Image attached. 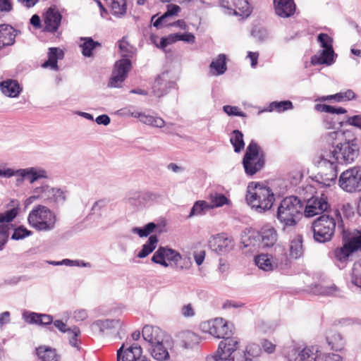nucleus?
Instances as JSON below:
<instances>
[{
	"label": "nucleus",
	"instance_id": "nucleus-1",
	"mask_svg": "<svg viewBox=\"0 0 361 361\" xmlns=\"http://www.w3.org/2000/svg\"><path fill=\"white\" fill-rule=\"evenodd\" d=\"M336 228L343 233V219L336 210L334 215L323 214L315 219L312 224L313 238L316 242L325 243L331 240Z\"/></svg>",
	"mask_w": 361,
	"mask_h": 361
},
{
	"label": "nucleus",
	"instance_id": "nucleus-2",
	"mask_svg": "<svg viewBox=\"0 0 361 361\" xmlns=\"http://www.w3.org/2000/svg\"><path fill=\"white\" fill-rule=\"evenodd\" d=\"M120 54L123 58L116 62L108 87H120L123 82L127 78L128 73L131 69L130 58L136 54L137 49L130 44L126 37H123L118 42Z\"/></svg>",
	"mask_w": 361,
	"mask_h": 361
},
{
	"label": "nucleus",
	"instance_id": "nucleus-3",
	"mask_svg": "<svg viewBox=\"0 0 361 361\" xmlns=\"http://www.w3.org/2000/svg\"><path fill=\"white\" fill-rule=\"evenodd\" d=\"M240 341L237 337H231L230 335L226 336L220 341L217 350V355L220 361H256L252 358L247 357L252 350L259 349L256 344L249 345L245 351H237L239 348Z\"/></svg>",
	"mask_w": 361,
	"mask_h": 361
},
{
	"label": "nucleus",
	"instance_id": "nucleus-4",
	"mask_svg": "<svg viewBox=\"0 0 361 361\" xmlns=\"http://www.w3.org/2000/svg\"><path fill=\"white\" fill-rule=\"evenodd\" d=\"M246 201L252 209L261 213L272 207L275 196L270 188L250 183L247 186Z\"/></svg>",
	"mask_w": 361,
	"mask_h": 361
},
{
	"label": "nucleus",
	"instance_id": "nucleus-5",
	"mask_svg": "<svg viewBox=\"0 0 361 361\" xmlns=\"http://www.w3.org/2000/svg\"><path fill=\"white\" fill-rule=\"evenodd\" d=\"M360 147L357 139L345 141L334 149H329L322 155V159L327 164H348L353 162L358 157Z\"/></svg>",
	"mask_w": 361,
	"mask_h": 361
},
{
	"label": "nucleus",
	"instance_id": "nucleus-6",
	"mask_svg": "<svg viewBox=\"0 0 361 361\" xmlns=\"http://www.w3.org/2000/svg\"><path fill=\"white\" fill-rule=\"evenodd\" d=\"M303 209L302 202L297 197L289 196L285 197L280 202L276 212V218L286 227L294 226L302 215Z\"/></svg>",
	"mask_w": 361,
	"mask_h": 361
},
{
	"label": "nucleus",
	"instance_id": "nucleus-7",
	"mask_svg": "<svg viewBox=\"0 0 361 361\" xmlns=\"http://www.w3.org/2000/svg\"><path fill=\"white\" fill-rule=\"evenodd\" d=\"M36 200L45 204H62L66 200V192L48 184H42L32 190L31 195L24 201V204L30 205Z\"/></svg>",
	"mask_w": 361,
	"mask_h": 361
},
{
	"label": "nucleus",
	"instance_id": "nucleus-8",
	"mask_svg": "<svg viewBox=\"0 0 361 361\" xmlns=\"http://www.w3.org/2000/svg\"><path fill=\"white\" fill-rule=\"evenodd\" d=\"M27 221L37 231H49L55 228L56 216L47 207L38 204L30 212Z\"/></svg>",
	"mask_w": 361,
	"mask_h": 361
},
{
	"label": "nucleus",
	"instance_id": "nucleus-9",
	"mask_svg": "<svg viewBox=\"0 0 361 361\" xmlns=\"http://www.w3.org/2000/svg\"><path fill=\"white\" fill-rule=\"evenodd\" d=\"M343 240L345 242L343 245L333 251L332 257L336 262L344 264L354 252L361 250V232L357 231L351 235L348 231L343 230Z\"/></svg>",
	"mask_w": 361,
	"mask_h": 361
},
{
	"label": "nucleus",
	"instance_id": "nucleus-10",
	"mask_svg": "<svg viewBox=\"0 0 361 361\" xmlns=\"http://www.w3.org/2000/svg\"><path fill=\"white\" fill-rule=\"evenodd\" d=\"M243 164L247 176H253L263 168L264 159L262 154L259 155V146L255 141L252 140L247 146Z\"/></svg>",
	"mask_w": 361,
	"mask_h": 361
},
{
	"label": "nucleus",
	"instance_id": "nucleus-11",
	"mask_svg": "<svg viewBox=\"0 0 361 361\" xmlns=\"http://www.w3.org/2000/svg\"><path fill=\"white\" fill-rule=\"evenodd\" d=\"M255 264L264 271H269L279 268L281 270H286L290 267V260L287 255L281 250V253L274 258L272 255L261 254L255 258Z\"/></svg>",
	"mask_w": 361,
	"mask_h": 361
},
{
	"label": "nucleus",
	"instance_id": "nucleus-12",
	"mask_svg": "<svg viewBox=\"0 0 361 361\" xmlns=\"http://www.w3.org/2000/svg\"><path fill=\"white\" fill-rule=\"evenodd\" d=\"M338 185L342 190L349 193L361 192V166L351 167L342 172Z\"/></svg>",
	"mask_w": 361,
	"mask_h": 361
},
{
	"label": "nucleus",
	"instance_id": "nucleus-13",
	"mask_svg": "<svg viewBox=\"0 0 361 361\" xmlns=\"http://www.w3.org/2000/svg\"><path fill=\"white\" fill-rule=\"evenodd\" d=\"M200 326L203 331L218 338H224L232 334V324H228L223 318H215L213 320L204 322Z\"/></svg>",
	"mask_w": 361,
	"mask_h": 361
},
{
	"label": "nucleus",
	"instance_id": "nucleus-14",
	"mask_svg": "<svg viewBox=\"0 0 361 361\" xmlns=\"http://www.w3.org/2000/svg\"><path fill=\"white\" fill-rule=\"evenodd\" d=\"M18 209L13 208L4 213H0V250H2L8 241L9 230L13 225L9 224L17 216Z\"/></svg>",
	"mask_w": 361,
	"mask_h": 361
},
{
	"label": "nucleus",
	"instance_id": "nucleus-15",
	"mask_svg": "<svg viewBox=\"0 0 361 361\" xmlns=\"http://www.w3.org/2000/svg\"><path fill=\"white\" fill-rule=\"evenodd\" d=\"M173 348V341L169 336L150 346L149 350L154 359L157 361H168L170 359V351Z\"/></svg>",
	"mask_w": 361,
	"mask_h": 361
},
{
	"label": "nucleus",
	"instance_id": "nucleus-16",
	"mask_svg": "<svg viewBox=\"0 0 361 361\" xmlns=\"http://www.w3.org/2000/svg\"><path fill=\"white\" fill-rule=\"evenodd\" d=\"M319 351L317 346H310L299 350L296 348H290L286 355L288 361H317Z\"/></svg>",
	"mask_w": 361,
	"mask_h": 361
},
{
	"label": "nucleus",
	"instance_id": "nucleus-17",
	"mask_svg": "<svg viewBox=\"0 0 361 361\" xmlns=\"http://www.w3.org/2000/svg\"><path fill=\"white\" fill-rule=\"evenodd\" d=\"M180 259V254L176 250L165 247H159L154 253L151 260L155 264H160L164 267H168L169 264L166 261L177 262Z\"/></svg>",
	"mask_w": 361,
	"mask_h": 361
},
{
	"label": "nucleus",
	"instance_id": "nucleus-18",
	"mask_svg": "<svg viewBox=\"0 0 361 361\" xmlns=\"http://www.w3.org/2000/svg\"><path fill=\"white\" fill-rule=\"evenodd\" d=\"M329 204L326 197H313L307 201L305 214L307 217H312L315 215L322 214L327 210Z\"/></svg>",
	"mask_w": 361,
	"mask_h": 361
},
{
	"label": "nucleus",
	"instance_id": "nucleus-19",
	"mask_svg": "<svg viewBox=\"0 0 361 361\" xmlns=\"http://www.w3.org/2000/svg\"><path fill=\"white\" fill-rule=\"evenodd\" d=\"M62 16L55 6L48 8L44 16V28L47 32L54 33L59 29L61 23Z\"/></svg>",
	"mask_w": 361,
	"mask_h": 361
},
{
	"label": "nucleus",
	"instance_id": "nucleus-20",
	"mask_svg": "<svg viewBox=\"0 0 361 361\" xmlns=\"http://www.w3.org/2000/svg\"><path fill=\"white\" fill-rule=\"evenodd\" d=\"M220 1L223 7L233 11L235 15L247 17L252 12L247 0H220Z\"/></svg>",
	"mask_w": 361,
	"mask_h": 361
},
{
	"label": "nucleus",
	"instance_id": "nucleus-21",
	"mask_svg": "<svg viewBox=\"0 0 361 361\" xmlns=\"http://www.w3.org/2000/svg\"><path fill=\"white\" fill-rule=\"evenodd\" d=\"M142 354V348L137 343H133L128 348H125L123 343L116 353V361H137Z\"/></svg>",
	"mask_w": 361,
	"mask_h": 361
},
{
	"label": "nucleus",
	"instance_id": "nucleus-22",
	"mask_svg": "<svg viewBox=\"0 0 361 361\" xmlns=\"http://www.w3.org/2000/svg\"><path fill=\"white\" fill-rule=\"evenodd\" d=\"M209 247L218 254H222L230 250L233 247L232 240L224 233L212 236L208 242Z\"/></svg>",
	"mask_w": 361,
	"mask_h": 361
},
{
	"label": "nucleus",
	"instance_id": "nucleus-23",
	"mask_svg": "<svg viewBox=\"0 0 361 361\" xmlns=\"http://www.w3.org/2000/svg\"><path fill=\"white\" fill-rule=\"evenodd\" d=\"M123 324L119 319H99L92 324V327L98 329L102 334L107 333L109 330L118 328L117 334L119 338L121 339L123 338L121 334L126 333L125 329L122 328Z\"/></svg>",
	"mask_w": 361,
	"mask_h": 361
},
{
	"label": "nucleus",
	"instance_id": "nucleus-24",
	"mask_svg": "<svg viewBox=\"0 0 361 361\" xmlns=\"http://www.w3.org/2000/svg\"><path fill=\"white\" fill-rule=\"evenodd\" d=\"M276 14L282 18H288L294 15L296 4L294 0H273Z\"/></svg>",
	"mask_w": 361,
	"mask_h": 361
},
{
	"label": "nucleus",
	"instance_id": "nucleus-25",
	"mask_svg": "<svg viewBox=\"0 0 361 361\" xmlns=\"http://www.w3.org/2000/svg\"><path fill=\"white\" fill-rule=\"evenodd\" d=\"M24 321L32 324L49 326V329L53 330L54 319L53 317L49 314L24 311Z\"/></svg>",
	"mask_w": 361,
	"mask_h": 361
},
{
	"label": "nucleus",
	"instance_id": "nucleus-26",
	"mask_svg": "<svg viewBox=\"0 0 361 361\" xmlns=\"http://www.w3.org/2000/svg\"><path fill=\"white\" fill-rule=\"evenodd\" d=\"M336 57L334 49H322L311 57L310 63L313 66H331L334 63Z\"/></svg>",
	"mask_w": 361,
	"mask_h": 361
},
{
	"label": "nucleus",
	"instance_id": "nucleus-27",
	"mask_svg": "<svg viewBox=\"0 0 361 361\" xmlns=\"http://www.w3.org/2000/svg\"><path fill=\"white\" fill-rule=\"evenodd\" d=\"M172 85L173 82L167 79V73H163L155 79L152 85V92L154 96L161 97L168 92Z\"/></svg>",
	"mask_w": 361,
	"mask_h": 361
},
{
	"label": "nucleus",
	"instance_id": "nucleus-28",
	"mask_svg": "<svg viewBox=\"0 0 361 361\" xmlns=\"http://www.w3.org/2000/svg\"><path fill=\"white\" fill-rule=\"evenodd\" d=\"M143 338L149 343L150 346L165 338L166 336L157 326L146 325L142 331Z\"/></svg>",
	"mask_w": 361,
	"mask_h": 361
},
{
	"label": "nucleus",
	"instance_id": "nucleus-29",
	"mask_svg": "<svg viewBox=\"0 0 361 361\" xmlns=\"http://www.w3.org/2000/svg\"><path fill=\"white\" fill-rule=\"evenodd\" d=\"M49 178L48 172L42 167H28L24 169V180L28 181L30 184L40 179Z\"/></svg>",
	"mask_w": 361,
	"mask_h": 361
},
{
	"label": "nucleus",
	"instance_id": "nucleus-30",
	"mask_svg": "<svg viewBox=\"0 0 361 361\" xmlns=\"http://www.w3.org/2000/svg\"><path fill=\"white\" fill-rule=\"evenodd\" d=\"M47 55L48 59L42 63V66L44 68H50L54 71H58V60L62 59L64 56L63 50L58 47H50Z\"/></svg>",
	"mask_w": 361,
	"mask_h": 361
},
{
	"label": "nucleus",
	"instance_id": "nucleus-31",
	"mask_svg": "<svg viewBox=\"0 0 361 361\" xmlns=\"http://www.w3.org/2000/svg\"><path fill=\"white\" fill-rule=\"evenodd\" d=\"M261 243L263 247H271L275 245L278 239L276 229L269 226H264L260 231Z\"/></svg>",
	"mask_w": 361,
	"mask_h": 361
},
{
	"label": "nucleus",
	"instance_id": "nucleus-32",
	"mask_svg": "<svg viewBox=\"0 0 361 361\" xmlns=\"http://www.w3.org/2000/svg\"><path fill=\"white\" fill-rule=\"evenodd\" d=\"M0 90L6 97H16L21 92L18 82L13 79H7L0 82Z\"/></svg>",
	"mask_w": 361,
	"mask_h": 361
},
{
	"label": "nucleus",
	"instance_id": "nucleus-33",
	"mask_svg": "<svg viewBox=\"0 0 361 361\" xmlns=\"http://www.w3.org/2000/svg\"><path fill=\"white\" fill-rule=\"evenodd\" d=\"M16 30L9 25H0V49L12 45L15 42Z\"/></svg>",
	"mask_w": 361,
	"mask_h": 361
},
{
	"label": "nucleus",
	"instance_id": "nucleus-34",
	"mask_svg": "<svg viewBox=\"0 0 361 361\" xmlns=\"http://www.w3.org/2000/svg\"><path fill=\"white\" fill-rule=\"evenodd\" d=\"M342 114H333L329 113L323 118V125L326 129L338 130L341 128L343 123H346V116L344 118L341 117Z\"/></svg>",
	"mask_w": 361,
	"mask_h": 361
},
{
	"label": "nucleus",
	"instance_id": "nucleus-35",
	"mask_svg": "<svg viewBox=\"0 0 361 361\" xmlns=\"http://www.w3.org/2000/svg\"><path fill=\"white\" fill-rule=\"evenodd\" d=\"M37 355L42 361H59L60 356L56 350L47 346H40L36 349Z\"/></svg>",
	"mask_w": 361,
	"mask_h": 361
},
{
	"label": "nucleus",
	"instance_id": "nucleus-36",
	"mask_svg": "<svg viewBox=\"0 0 361 361\" xmlns=\"http://www.w3.org/2000/svg\"><path fill=\"white\" fill-rule=\"evenodd\" d=\"M110 6L111 13L116 17L123 16L127 10L126 0H104Z\"/></svg>",
	"mask_w": 361,
	"mask_h": 361
},
{
	"label": "nucleus",
	"instance_id": "nucleus-37",
	"mask_svg": "<svg viewBox=\"0 0 361 361\" xmlns=\"http://www.w3.org/2000/svg\"><path fill=\"white\" fill-rule=\"evenodd\" d=\"M355 94L352 90H347L344 92H340L335 94L324 96L318 99L319 101L324 102L327 100H335L337 102L343 101H350L355 98Z\"/></svg>",
	"mask_w": 361,
	"mask_h": 361
},
{
	"label": "nucleus",
	"instance_id": "nucleus-38",
	"mask_svg": "<svg viewBox=\"0 0 361 361\" xmlns=\"http://www.w3.org/2000/svg\"><path fill=\"white\" fill-rule=\"evenodd\" d=\"M159 242L157 235H151L147 242L142 246V249L137 253L138 258H145L152 253L157 247Z\"/></svg>",
	"mask_w": 361,
	"mask_h": 361
},
{
	"label": "nucleus",
	"instance_id": "nucleus-39",
	"mask_svg": "<svg viewBox=\"0 0 361 361\" xmlns=\"http://www.w3.org/2000/svg\"><path fill=\"white\" fill-rule=\"evenodd\" d=\"M323 162H324L323 161ZM324 164H329V173H321L320 178H321V183L326 187L331 186V185L334 184L336 183V180L337 178V166L336 163L334 164H327L324 163Z\"/></svg>",
	"mask_w": 361,
	"mask_h": 361
},
{
	"label": "nucleus",
	"instance_id": "nucleus-40",
	"mask_svg": "<svg viewBox=\"0 0 361 361\" xmlns=\"http://www.w3.org/2000/svg\"><path fill=\"white\" fill-rule=\"evenodd\" d=\"M80 41L83 42L80 44L82 54L86 57L92 56L93 54L92 51L97 47H102L101 43L94 41L92 37H81Z\"/></svg>",
	"mask_w": 361,
	"mask_h": 361
},
{
	"label": "nucleus",
	"instance_id": "nucleus-41",
	"mask_svg": "<svg viewBox=\"0 0 361 361\" xmlns=\"http://www.w3.org/2000/svg\"><path fill=\"white\" fill-rule=\"evenodd\" d=\"M303 255L302 237L296 235L290 243V255L292 258L298 259Z\"/></svg>",
	"mask_w": 361,
	"mask_h": 361
},
{
	"label": "nucleus",
	"instance_id": "nucleus-42",
	"mask_svg": "<svg viewBox=\"0 0 361 361\" xmlns=\"http://www.w3.org/2000/svg\"><path fill=\"white\" fill-rule=\"evenodd\" d=\"M211 209L212 208L209 202L204 200H197L191 208L188 218H192L195 216H203Z\"/></svg>",
	"mask_w": 361,
	"mask_h": 361
},
{
	"label": "nucleus",
	"instance_id": "nucleus-43",
	"mask_svg": "<svg viewBox=\"0 0 361 361\" xmlns=\"http://www.w3.org/2000/svg\"><path fill=\"white\" fill-rule=\"evenodd\" d=\"M343 139L344 133L339 130L328 133L324 136L326 142L331 146L330 149H334V148L337 147V145L340 146Z\"/></svg>",
	"mask_w": 361,
	"mask_h": 361
},
{
	"label": "nucleus",
	"instance_id": "nucleus-44",
	"mask_svg": "<svg viewBox=\"0 0 361 361\" xmlns=\"http://www.w3.org/2000/svg\"><path fill=\"white\" fill-rule=\"evenodd\" d=\"M293 109V103L289 100L281 101V102H271L267 108L264 109L262 111H276L278 113H281L287 110H290Z\"/></svg>",
	"mask_w": 361,
	"mask_h": 361
},
{
	"label": "nucleus",
	"instance_id": "nucleus-45",
	"mask_svg": "<svg viewBox=\"0 0 361 361\" xmlns=\"http://www.w3.org/2000/svg\"><path fill=\"white\" fill-rule=\"evenodd\" d=\"M210 207L212 209L222 207L225 204H230L231 201L224 194L217 192H212L209 194Z\"/></svg>",
	"mask_w": 361,
	"mask_h": 361
},
{
	"label": "nucleus",
	"instance_id": "nucleus-46",
	"mask_svg": "<svg viewBox=\"0 0 361 361\" xmlns=\"http://www.w3.org/2000/svg\"><path fill=\"white\" fill-rule=\"evenodd\" d=\"M140 121L146 124L156 128H163L165 126V121L159 116H153L147 115L144 113H141L139 118Z\"/></svg>",
	"mask_w": 361,
	"mask_h": 361
},
{
	"label": "nucleus",
	"instance_id": "nucleus-47",
	"mask_svg": "<svg viewBox=\"0 0 361 361\" xmlns=\"http://www.w3.org/2000/svg\"><path fill=\"white\" fill-rule=\"evenodd\" d=\"M326 341L331 348L336 351H341L345 346V341L338 333H335L331 336H328Z\"/></svg>",
	"mask_w": 361,
	"mask_h": 361
},
{
	"label": "nucleus",
	"instance_id": "nucleus-48",
	"mask_svg": "<svg viewBox=\"0 0 361 361\" xmlns=\"http://www.w3.org/2000/svg\"><path fill=\"white\" fill-rule=\"evenodd\" d=\"M230 142L233 146L234 151L240 152L245 147L243 133L238 130H234L232 132Z\"/></svg>",
	"mask_w": 361,
	"mask_h": 361
},
{
	"label": "nucleus",
	"instance_id": "nucleus-49",
	"mask_svg": "<svg viewBox=\"0 0 361 361\" xmlns=\"http://www.w3.org/2000/svg\"><path fill=\"white\" fill-rule=\"evenodd\" d=\"M158 225L154 222H149L143 227H133L131 230L133 233L138 235L140 238L147 237L152 233Z\"/></svg>",
	"mask_w": 361,
	"mask_h": 361
},
{
	"label": "nucleus",
	"instance_id": "nucleus-50",
	"mask_svg": "<svg viewBox=\"0 0 361 361\" xmlns=\"http://www.w3.org/2000/svg\"><path fill=\"white\" fill-rule=\"evenodd\" d=\"M210 68L214 69L216 75H221L226 71V55L219 54L216 60L213 61L210 64Z\"/></svg>",
	"mask_w": 361,
	"mask_h": 361
},
{
	"label": "nucleus",
	"instance_id": "nucleus-51",
	"mask_svg": "<svg viewBox=\"0 0 361 361\" xmlns=\"http://www.w3.org/2000/svg\"><path fill=\"white\" fill-rule=\"evenodd\" d=\"M315 110L320 112H325L328 114H346L347 110L341 106H333L325 104H317L314 106Z\"/></svg>",
	"mask_w": 361,
	"mask_h": 361
},
{
	"label": "nucleus",
	"instance_id": "nucleus-52",
	"mask_svg": "<svg viewBox=\"0 0 361 361\" xmlns=\"http://www.w3.org/2000/svg\"><path fill=\"white\" fill-rule=\"evenodd\" d=\"M350 278L351 283L361 288V259L354 263Z\"/></svg>",
	"mask_w": 361,
	"mask_h": 361
},
{
	"label": "nucleus",
	"instance_id": "nucleus-53",
	"mask_svg": "<svg viewBox=\"0 0 361 361\" xmlns=\"http://www.w3.org/2000/svg\"><path fill=\"white\" fill-rule=\"evenodd\" d=\"M14 176L23 177V169L14 170L6 167V164L0 163V177L11 178Z\"/></svg>",
	"mask_w": 361,
	"mask_h": 361
},
{
	"label": "nucleus",
	"instance_id": "nucleus-54",
	"mask_svg": "<svg viewBox=\"0 0 361 361\" xmlns=\"http://www.w3.org/2000/svg\"><path fill=\"white\" fill-rule=\"evenodd\" d=\"M317 40L319 43L322 49H334L333 38L331 37L328 34L319 33L317 37Z\"/></svg>",
	"mask_w": 361,
	"mask_h": 361
},
{
	"label": "nucleus",
	"instance_id": "nucleus-55",
	"mask_svg": "<svg viewBox=\"0 0 361 361\" xmlns=\"http://www.w3.org/2000/svg\"><path fill=\"white\" fill-rule=\"evenodd\" d=\"M69 343L71 346L76 348L78 350L80 349V345L78 343V338L80 335V331L78 327L73 326L70 328L67 331Z\"/></svg>",
	"mask_w": 361,
	"mask_h": 361
},
{
	"label": "nucleus",
	"instance_id": "nucleus-56",
	"mask_svg": "<svg viewBox=\"0 0 361 361\" xmlns=\"http://www.w3.org/2000/svg\"><path fill=\"white\" fill-rule=\"evenodd\" d=\"M142 191H137L132 192L128 197V202L135 207H139L145 205V202L142 200Z\"/></svg>",
	"mask_w": 361,
	"mask_h": 361
},
{
	"label": "nucleus",
	"instance_id": "nucleus-57",
	"mask_svg": "<svg viewBox=\"0 0 361 361\" xmlns=\"http://www.w3.org/2000/svg\"><path fill=\"white\" fill-rule=\"evenodd\" d=\"M251 35L259 42H263L268 38L267 30L262 27L255 26L251 30Z\"/></svg>",
	"mask_w": 361,
	"mask_h": 361
},
{
	"label": "nucleus",
	"instance_id": "nucleus-58",
	"mask_svg": "<svg viewBox=\"0 0 361 361\" xmlns=\"http://www.w3.org/2000/svg\"><path fill=\"white\" fill-rule=\"evenodd\" d=\"M337 290V288L336 286H322L320 285L315 286V290H313V293L318 295H336V291Z\"/></svg>",
	"mask_w": 361,
	"mask_h": 361
},
{
	"label": "nucleus",
	"instance_id": "nucleus-59",
	"mask_svg": "<svg viewBox=\"0 0 361 361\" xmlns=\"http://www.w3.org/2000/svg\"><path fill=\"white\" fill-rule=\"evenodd\" d=\"M192 265V262L189 257H183L180 255V259H178L177 262H173L174 268L178 271H183L189 269Z\"/></svg>",
	"mask_w": 361,
	"mask_h": 361
},
{
	"label": "nucleus",
	"instance_id": "nucleus-60",
	"mask_svg": "<svg viewBox=\"0 0 361 361\" xmlns=\"http://www.w3.org/2000/svg\"><path fill=\"white\" fill-rule=\"evenodd\" d=\"M143 197L142 200L145 202V204L155 202L161 197L159 193L150 192V191H142Z\"/></svg>",
	"mask_w": 361,
	"mask_h": 361
},
{
	"label": "nucleus",
	"instance_id": "nucleus-61",
	"mask_svg": "<svg viewBox=\"0 0 361 361\" xmlns=\"http://www.w3.org/2000/svg\"><path fill=\"white\" fill-rule=\"evenodd\" d=\"M173 36L174 39H176V42L180 40L192 44L195 43V37L191 32H185L183 34H175L173 35Z\"/></svg>",
	"mask_w": 361,
	"mask_h": 361
},
{
	"label": "nucleus",
	"instance_id": "nucleus-62",
	"mask_svg": "<svg viewBox=\"0 0 361 361\" xmlns=\"http://www.w3.org/2000/svg\"><path fill=\"white\" fill-rule=\"evenodd\" d=\"M317 361H342L341 355L334 353H319Z\"/></svg>",
	"mask_w": 361,
	"mask_h": 361
},
{
	"label": "nucleus",
	"instance_id": "nucleus-63",
	"mask_svg": "<svg viewBox=\"0 0 361 361\" xmlns=\"http://www.w3.org/2000/svg\"><path fill=\"white\" fill-rule=\"evenodd\" d=\"M180 11L181 8L179 6L173 4H168L166 6V11L164 13V16L166 18L169 17L178 16Z\"/></svg>",
	"mask_w": 361,
	"mask_h": 361
},
{
	"label": "nucleus",
	"instance_id": "nucleus-64",
	"mask_svg": "<svg viewBox=\"0 0 361 361\" xmlns=\"http://www.w3.org/2000/svg\"><path fill=\"white\" fill-rule=\"evenodd\" d=\"M346 123L361 130V114L353 116H346Z\"/></svg>",
	"mask_w": 361,
	"mask_h": 361
}]
</instances>
